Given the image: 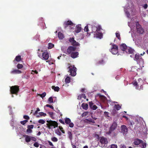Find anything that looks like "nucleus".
<instances>
[{
	"label": "nucleus",
	"mask_w": 148,
	"mask_h": 148,
	"mask_svg": "<svg viewBox=\"0 0 148 148\" xmlns=\"http://www.w3.org/2000/svg\"><path fill=\"white\" fill-rule=\"evenodd\" d=\"M51 88L53 89L56 92H58L60 90V88L58 86L55 87L54 86H52Z\"/></svg>",
	"instance_id": "obj_30"
},
{
	"label": "nucleus",
	"mask_w": 148,
	"mask_h": 148,
	"mask_svg": "<svg viewBox=\"0 0 148 148\" xmlns=\"http://www.w3.org/2000/svg\"><path fill=\"white\" fill-rule=\"evenodd\" d=\"M134 60L136 61L137 63L139 64L141 68H140V69L142 68V67H143V60L139 55V54H136L135 55V57L134 58ZM138 69H140L138 68Z\"/></svg>",
	"instance_id": "obj_2"
},
{
	"label": "nucleus",
	"mask_w": 148,
	"mask_h": 148,
	"mask_svg": "<svg viewBox=\"0 0 148 148\" xmlns=\"http://www.w3.org/2000/svg\"><path fill=\"white\" fill-rule=\"evenodd\" d=\"M23 118L25 119H26L27 120H29V117L25 115L23 116Z\"/></svg>",
	"instance_id": "obj_57"
},
{
	"label": "nucleus",
	"mask_w": 148,
	"mask_h": 148,
	"mask_svg": "<svg viewBox=\"0 0 148 148\" xmlns=\"http://www.w3.org/2000/svg\"><path fill=\"white\" fill-rule=\"evenodd\" d=\"M117 124L116 122H113L111 126H110V129H111V130L113 131H114L116 128Z\"/></svg>",
	"instance_id": "obj_17"
},
{
	"label": "nucleus",
	"mask_w": 148,
	"mask_h": 148,
	"mask_svg": "<svg viewBox=\"0 0 148 148\" xmlns=\"http://www.w3.org/2000/svg\"><path fill=\"white\" fill-rule=\"evenodd\" d=\"M23 136L25 138V141L27 143H28L31 140V136L26 135H23Z\"/></svg>",
	"instance_id": "obj_16"
},
{
	"label": "nucleus",
	"mask_w": 148,
	"mask_h": 148,
	"mask_svg": "<svg viewBox=\"0 0 148 148\" xmlns=\"http://www.w3.org/2000/svg\"><path fill=\"white\" fill-rule=\"evenodd\" d=\"M104 62L103 60H101L98 62V64H103L104 63Z\"/></svg>",
	"instance_id": "obj_56"
},
{
	"label": "nucleus",
	"mask_w": 148,
	"mask_h": 148,
	"mask_svg": "<svg viewBox=\"0 0 148 148\" xmlns=\"http://www.w3.org/2000/svg\"><path fill=\"white\" fill-rule=\"evenodd\" d=\"M23 66L22 64H18L17 65V67L18 69H21L22 68Z\"/></svg>",
	"instance_id": "obj_42"
},
{
	"label": "nucleus",
	"mask_w": 148,
	"mask_h": 148,
	"mask_svg": "<svg viewBox=\"0 0 148 148\" xmlns=\"http://www.w3.org/2000/svg\"><path fill=\"white\" fill-rule=\"evenodd\" d=\"M134 51L133 49L130 47H128L126 49L125 52L129 54H133L134 53Z\"/></svg>",
	"instance_id": "obj_14"
},
{
	"label": "nucleus",
	"mask_w": 148,
	"mask_h": 148,
	"mask_svg": "<svg viewBox=\"0 0 148 148\" xmlns=\"http://www.w3.org/2000/svg\"><path fill=\"white\" fill-rule=\"evenodd\" d=\"M110 51L113 54H117L118 52V51L117 49H110Z\"/></svg>",
	"instance_id": "obj_31"
},
{
	"label": "nucleus",
	"mask_w": 148,
	"mask_h": 148,
	"mask_svg": "<svg viewBox=\"0 0 148 148\" xmlns=\"http://www.w3.org/2000/svg\"><path fill=\"white\" fill-rule=\"evenodd\" d=\"M95 120V121L93 120V128H99L100 126L99 124L100 123L101 121L99 119L96 118H93V120Z\"/></svg>",
	"instance_id": "obj_7"
},
{
	"label": "nucleus",
	"mask_w": 148,
	"mask_h": 148,
	"mask_svg": "<svg viewBox=\"0 0 148 148\" xmlns=\"http://www.w3.org/2000/svg\"><path fill=\"white\" fill-rule=\"evenodd\" d=\"M102 30L101 26L99 25H94L93 26V31L95 30L94 34V37H95L99 39H101L103 37V34L101 30ZM93 32L94 31H93Z\"/></svg>",
	"instance_id": "obj_1"
},
{
	"label": "nucleus",
	"mask_w": 148,
	"mask_h": 148,
	"mask_svg": "<svg viewBox=\"0 0 148 148\" xmlns=\"http://www.w3.org/2000/svg\"><path fill=\"white\" fill-rule=\"evenodd\" d=\"M49 145L52 146V148H56L55 147H54V145H53V143L50 141H48Z\"/></svg>",
	"instance_id": "obj_53"
},
{
	"label": "nucleus",
	"mask_w": 148,
	"mask_h": 148,
	"mask_svg": "<svg viewBox=\"0 0 148 148\" xmlns=\"http://www.w3.org/2000/svg\"><path fill=\"white\" fill-rule=\"evenodd\" d=\"M21 60V56L19 55L16 57L13 61L14 62L15 61H16L17 62H19Z\"/></svg>",
	"instance_id": "obj_24"
},
{
	"label": "nucleus",
	"mask_w": 148,
	"mask_h": 148,
	"mask_svg": "<svg viewBox=\"0 0 148 148\" xmlns=\"http://www.w3.org/2000/svg\"><path fill=\"white\" fill-rule=\"evenodd\" d=\"M95 138L96 140H97L99 138V136L98 135L95 134L93 137Z\"/></svg>",
	"instance_id": "obj_44"
},
{
	"label": "nucleus",
	"mask_w": 148,
	"mask_h": 148,
	"mask_svg": "<svg viewBox=\"0 0 148 148\" xmlns=\"http://www.w3.org/2000/svg\"><path fill=\"white\" fill-rule=\"evenodd\" d=\"M19 91V86H12L10 88V92L12 94H14L17 95Z\"/></svg>",
	"instance_id": "obj_5"
},
{
	"label": "nucleus",
	"mask_w": 148,
	"mask_h": 148,
	"mask_svg": "<svg viewBox=\"0 0 148 148\" xmlns=\"http://www.w3.org/2000/svg\"><path fill=\"white\" fill-rule=\"evenodd\" d=\"M39 114L41 116H45L46 115V114L43 112H40L39 113Z\"/></svg>",
	"instance_id": "obj_54"
},
{
	"label": "nucleus",
	"mask_w": 148,
	"mask_h": 148,
	"mask_svg": "<svg viewBox=\"0 0 148 148\" xmlns=\"http://www.w3.org/2000/svg\"><path fill=\"white\" fill-rule=\"evenodd\" d=\"M120 148H126V147L125 145L121 144L120 146Z\"/></svg>",
	"instance_id": "obj_64"
},
{
	"label": "nucleus",
	"mask_w": 148,
	"mask_h": 148,
	"mask_svg": "<svg viewBox=\"0 0 148 148\" xmlns=\"http://www.w3.org/2000/svg\"><path fill=\"white\" fill-rule=\"evenodd\" d=\"M46 95V93L45 92H44L41 94H39V95L42 98H43L45 97Z\"/></svg>",
	"instance_id": "obj_43"
},
{
	"label": "nucleus",
	"mask_w": 148,
	"mask_h": 148,
	"mask_svg": "<svg viewBox=\"0 0 148 148\" xmlns=\"http://www.w3.org/2000/svg\"><path fill=\"white\" fill-rule=\"evenodd\" d=\"M110 45H112V47L111 49H112V50H113V49H117V50H118V47L117 45L114 43H110Z\"/></svg>",
	"instance_id": "obj_27"
},
{
	"label": "nucleus",
	"mask_w": 148,
	"mask_h": 148,
	"mask_svg": "<svg viewBox=\"0 0 148 148\" xmlns=\"http://www.w3.org/2000/svg\"><path fill=\"white\" fill-rule=\"evenodd\" d=\"M81 25H77L76 28V29L75 32L77 33L79 32L81 30Z\"/></svg>",
	"instance_id": "obj_22"
},
{
	"label": "nucleus",
	"mask_w": 148,
	"mask_h": 148,
	"mask_svg": "<svg viewBox=\"0 0 148 148\" xmlns=\"http://www.w3.org/2000/svg\"><path fill=\"white\" fill-rule=\"evenodd\" d=\"M49 65H51L53 64V60H49L46 61Z\"/></svg>",
	"instance_id": "obj_40"
},
{
	"label": "nucleus",
	"mask_w": 148,
	"mask_h": 148,
	"mask_svg": "<svg viewBox=\"0 0 148 148\" xmlns=\"http://www.w3.org/2000/svg\"><path fill=\"white\" fill-rule=\"evenodd\" d=\"M143 6L144 8V9H146L147 8L148 6L147 4H144L143 5Z\"/></svg>",
	"instance_id": "obj_63"
},
{
	"label": "nucleus",
	"mask_w": 148,
	"mask_h": 148,
	"mask_svg": "<svg viewBox=\"0 0 148 148\" xmlns=\"http://www.w3.org/2000/svg\"><path fill=\"white\" fill-rule=\"evenodd\" d=\"M59 128L62 133H65V131L63 130V128L62 127H61V126H59Z\"/></svg>",
	"instance_id": "obj_47"
},
{
	"label": "nucleus",
	"mask_w": 148,
	"mask_h": 148,
	"mask_svg": "<svg viewBox=\"0 0 148 148\" xmlns=\"http://www.w3.org/2000/svg\"><path fill=\"white\" fill-rule=\"evenodd\" d=\"M124 11L125 13L128 18H129L130 16V14L128 11L126 9H124Z\"/></svg>",
	"instance_id": "obj_35"
},
{
	"label": "nucleus",
	"mask_w": 148,
	"mask_h": 148,
	"mask_svg": "<svg viewBox=\"0 0 148 148\" xmlns=\"http://www.w3.org/2000/svg\"><path fill=\"white\" fill-rule=\"evenodd\" d=\"M82 107L83 109L86 110L88 109V105L86 103H83L82 105Z\"/></svg>",
	"instance_id": "obj_29"
},
{
	"label": "nucleus",
	"mask_w": 148,
	"mask_h": 148,
	"mask_svg": "<svg viewBox=\"0 0 148 148\" xmlns=\"http://www.w3.org/2000/svg\"><path fill=\"white\" fill-rule=\"evenodd\" d=\"M48 49H51L54 47V45L51 43H49L48 44Z\"/></svg>",
	"instance_id": "obj_33"
},
{
	"label": "nucleus",
	"mask_w": 148,
	"mask_h": 148,
	"mask_svg": "<svg viewBox=\"0 0 148 148\" xmlns=\"http://www.w3.org/2000/svg\"><path fill=\"white\" fill-rule=\"evenodd\" d=\"M32 130L30 129H29V128H27V130L26 132L27 133H31L32 132Z\"/></svg>",
	"instance_id": "obj_60"
},
{
	"label": "nucleus",
	"mask_w": 148,
	"mask_h": 148,
	"mask_svg": "<svg viewBox=\"0 0 148 148\" xmlns=\"http://www.w3.org/2000/svg\"><path fill=\"white\" fill-rule=\"evenodd\" d=\"M76 48L72 46H69L67 49V52L68 54H71L72 52L74 51Z\"/></svg>",
	"instance_id": "obj_11"
},
{
	"label": "nucleus",
	"mask_w": 148,
	"mask_h": 148,
	"mask_svg": "<svg viewBox=\"0 0 148 148\" xmlns=\"http://www.w3.org/2000/svg\"><path fill=\"white\" fill-rule=\"evenodd\" d=\"M136 25L138 32L140 34H143L144 32V29L141 27L138 22L136 23Z\"/></svg>",
	"instance_id": "obj_9"
},
{
	"label": "nucleus",
	"mask_w": 148,
	"mask_h": 148,
	"mask_svg": "<svg viewBox=\"0 0 148 148\" xmlns=\"http://www.w3.org/2000/svg\"><path fill=\"white\" fill-rule=\"evenodd\" d=\"M48 113L49 114V115L50 117L52 119H54L53 118V113L52 112H49Z\"/></svg>",
	"instance_id": "obj_41"
},
{
	"label": "nucleus",
	"mask_w": 148,
	"mask_h": 148,
	"mask_svg": "<svg viewBox=\"0 0 148 148\" xmlns=\"http://www.w3.org/2000/svg\"><path fill=\"white\" fill-rule=\"evenodd\" d=\"M31 140L34 141H36V139L35 137L31 136Z\"/></svg>",
	"instance_id": "obj_62"
},
{
	"label": "nucleus",
	"mask_w": 148,
	"mask_h": 148,
	"mask_svg": "<svg viewBox=\"0 0 148 148\" xmlns=\"http://www.w3.org/2000/svg\"><path fill=\"white\" fill-rule=\"evenodd\" d=\"M58 36L59 39H62L64 38L63 34L61 32H59L58 34Z\"/></svg>",
	"instance_id": "obj_28"
},
{
	"label": "nucleus",
	"mask_w": 148,
	"mask_h": 148,
	"mask_svg": "<svg viewBox=\"0 0 148 148\" xmlns=\"http://www.w3.org/2000/svg\"><path fill=\"white\" fill-rule=\"evenodd\" d=\"M73 23L71 21H65L64 23V25L65 28H66L68 25H73Z\"/></svg>",
	"instance_id": "obj_15"
},
{
	"label": "nucleus",
	"mask_w": 148,
	"mask_h": 148,
	"mask_svg": "<svg viewBox=\"0 0 148 148\" xmlns=\"http://www.w3.org/2000/svg\"><path fill=\"white\" fill-rule=\"evenodd\" d=\"M68 72L70 73V75L72 76H75L76 74V68L73 65H70L68 67Z\"/></svg>",
	"instance_id": "obj_4"
},
{
	"label": "nucleus",
	"mask_w": 148,
	"mask_h": 148,
	"mask_svg": "<svg viewBox=\"0 0 148 148\" xmlns=\"http://www.w3.org/2000/svg\"><path fill=\"white\" fill-rule=\"evenodd\" d=\"M46 106L47 107H49L50 108H51L52 109H54V108L53 107V106H51V105H49V104H47L46 105Z\"/></svg>",
	"instance_id": "obj_59"
},
{
	"label": "nucleus",
	"mask_w": 148,
	"mask_h": 148,
	"mask_svg": "<svg viewBox=\"0 0 148 148\" xmlns=\"http://www.w3.org/2000/svg\"><path fill=\"white\" fill-rule=\"evenodd\" d=\"M69 41L71 43V44L72 45L74 43V42L75 40H74V38H71L69 39Z\"/></svg>",
	"instance_id": "obj_36"
},
{
	"label": "nucleus",
	"mask_w": 148,
	"mask_h": 148,
	"mask_svg": "<svg viewBox=\"0 0 148 148\" xmlns=\"http://www.w3.org/2000/svg\"><path fill=\"white\" fill-rule=\"evenodd\" d=\"M38 122L42 124H44L45 123V121L43 119H40L38 121Z\"/></svg>",
	"instance_id": "obj_48"
},
{
	"label": "nucleus",
	"mask_w": 148,
	"mask_h": 148,
	"mask_svg": "<svg viewBox=\"0 0 148 148\" xmlns=\"http://www.w3.org/2000/svg\"><path fill=\"white\" fill-rule=\"evenodd\" d=\"M115 108L117 110H120L121 107L119 104L115 105L114 106Z\"/></svg>",
	"instance_id": "obj_38"
},
{
	"label": "nucleus",
	"mask_w": 148,
	"mask_h": 148,
	"mask_svg": "<svg viewBox=\"0 0 148 148\" xmlns=\"http://www.w3.org/2000/svg\"><path fill=\"white\" fill-rule=\"evenodd\" d=\"M70 82V78L69 77H67L65 79V82L66 83H69Z\"/></svg>",
	"instance_id": "obj_34"
},
{
	"label": "nucleus",
	"mask_w": 148,
	"mask_h": 148,
	"mask_svg": "<svg viewBox=\"0 0 148 148\" xmlns=\"http://www.w3.org/2000/svg\"><path fill=\"white\" fill-rule=\"evenodd\" d=\"M83 98H84V99H86V97L85 96V94H81V95H80L79 96H78V99L79 100Z\"/></svg>",
	"instance_id": "obj_25"
},
{
	"label": "nucleus",
	"mask_w": 148,
	"mask_h": 148,
	"mask_svg": "<svg viewBox=\"0 0 148 148\" xmlns=\"http://www.w3.org/2000/svg\"><path fill=\"white\" fill-rule=\"evenodd\" d=\"M104 114L105 116L106 117H109L110 116H109V113L107 112H104Z\"/></svg>",
	"instance_id": "obj_45"
},
{
	"label": "nucleus",
	"mask_w": 148,
	"mask_h": 148,
	"mask_svg": "<svg viewBox=\"0 0 148 148\" xmlns=\"http://www.w3.org/2000/svg\"><path fill=\"white\" fill-rule=\"evenodd\" d=\"M138 86H142L143 84V80L141 78H139L138 80Z\"/></svg>",
	"instance_id": "obj_32"
},
{
	"label": "nucleus",
	"mask_w": 148,
	"mask_h": 148,
	"mask_svg": "<svg viewBox=\"0 0 148 148\" xmlns=\"http://www.w3.org/2000/svg\"><path fill=\"white\" fill-rule=\"evenodd\" d=\"M48 101L50 103L53 102V99L52 97H50L48 99Z\"/></svg>",
	"instance_id": "obj_55"
},
{
	"label": "nucleus",
	"mask_w": 148,
	"mask_h": 148,
	"mask_svg": "<svg viewBox=\"0 0 148 148\" xmlns=\"http://www.w3.org/2000/svg\"><path fill=\"white\" fill-rule=\"evenodd\" d=\"M121 131L123 134H126L128 132L127 128L126 126L124 125H122L121 127Z\"/></svg>",
	"instance_id": "obj_10"
},
{
	"label": "nucleus",
	"mask_w": 148,
	"mask_h": 148,
	"mask_svg": "<svg viewBox=\"0 0 148 148\" xmlns=\"http://www.w3.org/2000/svg\"><path fill=\"white\" fill-rule=\"evenodd\" d=\"M95 99L96 101H97L99 99H101L102 98L106 99V97L104 96L101 95L100 94H98L95 96Z\"/></svg>",
	"instance_id": "obj_13"
},
{
	"label": "nucleus",
	"mask_w": 148,
	"mask_h": 148,
	"mask_svg": "<svg viewBox=\"0 0 148 148\" xmlns=\"http://www.w3.org/2000/svg\"><path fill=\"white\" fill-rule=\"evenodd\" d=\"M38 56L40 58H41L42 60H47L49 58V53L47 51H45L43 52L42 53V56L40 53H39L38 52Z\"/></svg>",
	"instance_id": "obj_6"
},
{
	"label": "nucleus",
	"mask_w": 148,
	"mask_h": 148,
	"mask_svg": "<svg viewBox=\"0 0 148 148\" xmlns=\"http://www.w3.org/2000/svg\"><path fill=\"white\" fill-rule=\"evenodd\" d=\"M68 137L70 140H71L73 139L72 134L71 131H68L67 132Z\"/></svg>",
	"instance_id": "obj_26"
},
{
	"label": "nucleus",
	"mask_w": 148,
	"mask_h": 148,
	"mask_svg": "<svg viewBox=\"0 0 148 148\" xmlns=\"http://www.w3.org/2000/svg\"><path fill=\"white\" fill-rule=\"evenodd\" d=\"M117 146L116 145L113 144L111 145L110 148H117Z\"/></svg>",
	"instance_id": "obj_50"
},
{
	"label": "nucleus",
	"mask_w": 148,
	"mask_h": 148,
	"mask_svg": "<svg viewBox=\"0 0 148 148\" xmlns=\"http://www.w3.org/2000/svg\"><path fill=\"white\" fill-rule=\"evenodd\" d=\"M79 44L78 42H76L75 40L74 42V43L72 45L75 46H79Z\"/></svg>",
	"instance_id": "obj_49"
},
{
	"label": "nucleus",
	"mask_w": 148,
	"mask_h": 148,
	"mask_svg": "<svg viewBox=\"0 0 148 148\" xmlns=\"http://www.w3.org/2000/svg\"><path fill=\"white\" fill-rule=\"evenodd\" d=\"M84 31L87 32L88 31V25L86 26L84 29Z\"/></svg>",
	"instance_id": "obj_61"
},
{
	"label": "nucleus",
	"mask_w": 148,
	"mask_h": 148,
	"mask_svg": "<svg viewBox=\"0 0 148 148\" xmlns=\"http://www.w3.org/2000/svg\"><path fill=\"white\" fill-rule=\"evenodd\" d=\"M65 124L68 125L69 126L72 128L74 127V125L73 123L71 122V119L68 118H66L64 119Z\"/></svg>",
	"instance_id": "obj_8"
},
{
	"label": "nucleus",
	"mask_w": 148,
	"mask_h": 148,
	"mask_svg": "<svg viewBox=\"0 0 148 148\" xmlns=\"http://www.w3.org/2000/svg\"><path fill=\"white\" fill-rule=\"evenodd\" d=\"M84 121L85 123L90 124L92 123V119H85L84 120Z\"/></svg>",
	"instance_id": "obj_23"
},
{
	"label": "nucleus",
	"mask_w": 148,
	"mask_h": 148,
	"mask_svg": "<svg viewBox=\"0 0 148 148\" xmlns=\"http://www.w3.org/2000/svg\"><path fill=\"white\" fill-rule=\"evenodd\" d=\"M142 141L138 139L135 140L133 143V145H137L141 143Z\"/></svg>",
	"instance_id": "obj_21"
},
{
	"label": "nucleus",
	"mask_w": 148,
	"mask_h": 148,
	"mask_svg": "<svg viewBox=\"0 0 148 148\" xmlns=\"http://www.w3.org/2000/svg\"><path fill=\"white\" fill-rule=\"evenodd\" d=\"M33 145L35 147H38L39 146V144L38 142H36Z\"/></svg>",
	"instance_id": "obj_52"
},
{
	"label": "nucleus",
	"mask_w": 148,
	"mask_h": 148,
	"mask_svg": "<svg viewBox=\"0 0 148 148\" xmlns=\"http://www.w3.org/2000/svg\"><path fill=\"white\" fill-rule=\"evenodd\" d=\"M34 125H28L27 126V128H29V129H32L34 127Z\"/></svg>",
	"instance_id": "obj_58"
},
{
	"label": "nucleus",
	"mask_w": 148,
	"mask_h": 148,
	"mask_svg": "<svg viewBox=\"0 0 148 148\" xmlns=\"http://www.w3.org/2000/svg\"><path fill=\"white\" fill-rule=\"evenodd\" d=\"M47 123L46 125L47 127L49 129H51L53 127L54 128L57 127L58 126V123L55 121H53L52 120H47Z\"/></svg>",
	"instance_id": "obj_3"
},
{
	"label": "nucleus",
	"mask_w": 148,
	"mask_h": 148,
	"mask_svg": "<svg viewBox=\"0 0 148 148\" xmlns=\"http://www.w3.org/2000/svg\"><path fill=\"white\" fill-rule=\"evenodd\" d=\"M56 133L59 136H60L62 134L58 130H56Z\"/></svg>",
	"instance_id": "obj_51"
},
{
	"label": "nucleus",
	"mask_w": 148,
	"mask_h": 148,
	"mask_svg": "<svg viewBox=\"0 0 148 148\" xmlns=\"http://www.w3.org/2000/svg\"><path fill=\"white\" fill-rule=\"evenodd\" d=\"M100 142L102 144H106L108 143L106 139L104 137H101L100 140Z\"/></svg>",
	"instance_id": "obj_18"
},
{
	"label": "nucleus",
	"mask_w": 148,
	"mask_h": 148,
	"mask_svg": "<svg viewBox=\"0 0 148 148\" xmlns=\"http://www.w3.org/2000/svg\"><path fill=\"white\" fill-rule=\"evenodd\" d=\"M71 54V56L73 58H76L78 56L79 53L77 52L74 51Z\"/></svg>",
	"instance_id": "obj_12"
},
{
	"label": "nucleus",
	"mask_w": 148,
	"mask_h": 148,
	"mask_svg": "<svg viewBox=\"0 0 148 148\" xmlns=\"http://www.w3.org/2000/svg\"><path fill=\"white\" fill-rule=\"evenodd\" d=\"M116 36L117 38L119 40L121 39V37L120 34L118 32H117L116 33Z\"/></svg>",
	"instance_id": "obj_37"
},
{
	"label": "nucleus",
	"mask_w": 148,
	"mask_h": 148,
	"mask_svg": "<svg viewBox=\"0 0 148 148\" xmlns=\"http://www.w3.org/2000/svg\"><path fill=\"white\" fill-rule=\"evenodd\" d=\"M21 71L18 69H14L11 72L12 74H18L21 73Z\"/></svg>",
	"instance_id": "obj_19"
},
{
	"label": "nucleus",
	"mask_w": 148,
	"mask_h": 148,
	"mask_svg": "<svg viewBox=\"0 0 148 148\" xmlns=\"http://www.w3.org/2000/svg\"><path fill=\"white\" fill-rule=\"evenodd\" d=\"M120 47L121 50L123 51H125L126 49L128 47L127 45L125 44H123L121 45Z\"/></svg>",
	"instance_id": "obj_20"
},
{
	"label": "nucleus",
	"mask_w": 148,
	"mask_h": 148,
	"mask_svg": "<svg viewBox=\"0 0 148 148\" xmlns=\"http://www.w3.org/2000/svg\"><path fill=\"white\" fill-rule=\"evenodd\" d=\"M88 112H84L82 114V117H84L86 115L88 114Z\"/></svg>",
	"instance_id": "obj_46"
},
{
	"label": "nucleus",
	"mask_w": 148,
	"mask_h": 148,
	"mask_svg": "<svg viewBox=\"0 0 148 148\" xmlns=\"http://www.w3.org/2000/svg\"><path fill=\"white\" fill-rule=\"evenodd\" d=\"M51 140L54 142H56L58 141V139L55 137L52 138H51Z\"/></svg>",
	"instance_id": "obj_39"
}]
</instances>
